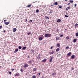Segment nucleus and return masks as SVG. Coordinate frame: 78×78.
I'll use <instances>...</instances> for the list:
<instances>
[{
  "label": "nucleus",
  "mask_w": 78,
  "mask_h": 78,
  "mask_svg": "<svg viewBox=\"0 0 78 78\" xmlns=\"http://www.w3.org/2000/svg\"><path fill=\"white\" fill-rule=\"evenodd\" d=\"M61 19H59L57 20V22H58V23L60 22H61Z\"/></svg>",
  "instance_id": "obj_19"
},
{
  "label": "nucleus",
  "mask_w": 78,
  "mask_h": 78,
  "mask_svg": "<svg viewBox=\"0 0 78 78\" xmlns=\"http://www.w3.org/2000/svg\"><path fill=\"white\" fill-rule=\"evenodd\" d=\"M63 36V35H61L60 36V37H62Z\"/></svg>",
  "instance_id": "obj_39"
},
{
  "label": "nucleus",
  "mask_w": 78,
  "mask_h": 78,
  "mask_svg": "<svg viewBox=\"0 0 78 78\" xmlns=\"http://www.w3.org/2000/svg\"><path fill=\"white\" fill-rule=\"evenodd\" d=\"M40 37L38 38L39 41H42L43 39H44V36L43 35H41L40 36Z\"/></svg>",
  "instance_id": "obj_2"
},
{
  "label": "nucleus",
  "mask_w": 78,
  "mask_h": 78,
  "mask_svg": "<svg viewBox=\"0 0 78 78\" xmlns=\"http://www.w3.org/2000/svg\"><path fill=\"white\" fill-rule=\"evenodd\" d=\"M59 51V48H57L56 49V51Z\"/></svg>",
  "instance_id": "obj_25"
},
{
  "label": "nucleus",
  "mask_w": 78,
  "mask_h": 78,
  "mask_svg": "<svg viewBox=\"0 0 78 78\" xmlns=\"http://www.w3.org/2000/svg\"><path fill=\"white\" fill-rule=\"evenodd\" d=\"M77 26H78V25L77 23H76L74 25L75 28H76L77 27Z\"/></svg>",
  "instance_id": "obj_15"
},
{
  "label": "nucleus",
  "mask_w": 78,
  "mask_h": 78,
  "mask_svg": "<svg viewBox=\"0 0 78 78\" xmlns=\"http://www.w3.org/2000/svg\"><path fill=\"white\" fill-rule=\"evenodd\" d=\"M47 61V59L44 58L43 60L42 61V62H45Z\"/></svg>",
  "instance_id": "obj_8"
},
{
  "label": "nucleus",
  "mask_w": 78,
  "mask_h": 78,
  "mask_svg": "<svg viewBox=\"0 0 78 78\" xmlns=\"http://www.w3.org/2000/svg\"><path fill=\"white\" fill-rule=\"evenodd\" d=\"M15 76H20V73H16L15 75Z\"/></svg>",
  "instance_id": "obj_9"
},
{
  "label": "nucleus",
  "mask_w": 78,
  "mask_h": 78,
  "mask_svg": "<svg viewBox=\"0 0 78 78\" xmlns=\"http://www.w3.org/2000/svg\"><path fill=\"white\" fill-rule=\"evenodd\" d=\"M58 7H59V8H62V6H59L58 5Z\"/></svg>",
  "instance_id": "obj_33"
},
{
  "label": "nucleus",
  "mask_w": 78,
  "mask_h": 78,
  "mask_svg": "<svg viewBox=\"0 0 78 78\" xmlns=\"http://www.w3.org/2000/svg\"><path fill=\"white\" fill-rule=\"evenodd\" d=\"M58 31H59V29H58L57 28V32H58Z\"/></svg>",
  "instance_id": "obj_41"
},
{
  "label": "nucleus",
  "mask_w": 78,
  "mask_h": 78,
  "mask_svg": "<svg viewBox=\"0 0 78 78\" xmlns=\"http://www.w3.org/2000/svg\"><path fill=\"white\" fill-rule=\"evenodd\" d=\"M31 6V5L30 4L29 5H27L26 7H29H29H30V6Z\"/></svg>",
  "instance_id": "obj_30"
},
{
  "label": "nucleus",
  "mask_w": 78,
  "mask_h": 78,
  "mask_svg": "<svg viewBox=\"0 0 78 78\" xmlns=\"http://www.w3.org/2000/svg\"><path fill=\"white\" fill-rule=\"evenodd\" d=\"M2 26H0V29H2Z\"/></svg>",
  "instance_id": "obj_42"
},
{
  "label": "nucleus",
  "mask_w": 78,
  "mask_h": 78,
  "mask_svg": "<svg viewBox=\"0 0 78 78\" xmlns=\"http://www.w3.org/2000/svg\"><path fill=\"white\" fill-rule=\"evenodd\" d=\"M49 53L51 54H53L54 53H55V51H52V52H49Z\"/></svg>",
  "instance_id": "obj_14"
},
{
  "label": "nucleus",
  "mask_w": 78,
  "mask_h": 78,
  "mask_svg": "<svg viewBox=\"0 0 78 78\" xmlns=\"http://www.w3.org/2000/svg\"><path fill=\"white\" fill-rule=\"evenodd\" d=\"M76 41H77V40L76 39H74L73 40V42H74V43H75V42H76Z\"/></svg>",
  "instance_id": "obj_13"
},
{
  "label": "nucleus",
  "mask_w": 78,
  "mask_h": 78,
  "mask_svg": "<svg viewBox=\"0 0 78 78\" xmlns=\"http://www.w3.org/2000/svg\"><path fill=\"white\" fill-rule=\"evenodd\" d=\"M69 37H68V36L67 37H66V39H67V40L69 39Z\"/></svg>",
  "instance_id": "obj_27"
},
{
  "label": "nucleus",
  "mask_w": 78,
  "mask_h": 78,
  "mask_svg": "<svg viewBox=\"0 0 78 78\" xmlns=\"http://www.w3.org/2000/svg\"><path fill=\"white\" fill-rule=\"evenodd\" d=\"M65 17H69V16H67V15H65Z\"/></svg>",
  "instance_id": "obj_34"
},
{
  "label": "nucleus",
  "mask_w": 78,
  "mask_h": 78,
  "mask_svg": "<svg viewBox=\"0 0 78 78\" xmlns=\"http://www.w3.org/2000/svg\"><path fill=\"white\" fill-rule=\"evenodd\" d=\"M54 58V57H51V58L49 59V62H52V59Z\"/></svg>",
  "instance_id": "obj_4"
},
{
  "label": "nucleus",
  "mask_w": 78,
  "mask_h": 78,
  "mask_svg": "<svg viewBox=\"0 0 78 78\" xmlns=\"http://www.w3.org/2000/svg\"><path fill=\"white\" fill-rule=\"evenodd\" d=\"M75 58V55H72L71 57V59H74Z\"/></svg>",
  "instance_id": "obj_7"
},
{
  "label": "nucleus",
  "mask_w": 78,
  "mask_h": 78,
  "mask_svg": "<svg viewBox=\"0 0 78 78\" xmlns=\"http://www.w3.org/2000/svg\"><path fill=\"white\" fill-rule=\"evenodd\" d=\"M6 20H4V23H5V22H6Z\"/></svg>",
  "instance_id": "obj_48"
},
{
  "label": "nucleus",
  "mask_w": 78,
  "mask_h": 78,
  "mask_svg": "<svg viewBox=\"0 0 78 78\" xmlns=\"http://www.w3.org/2000/svg\"><path fill=\"white\" fill-rule=\"evenodd\" d=\"M37 68H34L33 69V71H34V72L35 71H37Z\"/></svg>",
  "instance_id": "obj_17"
},
{
  "label": "nucleus",
  "mask_w": 78,
  "mask_h": 78,
  "mask_svg": "<svg viewBox=\"0 0 78 78\" xmlns=\"http://www.w3.org/2000/svg\"><path fill=\"white\" fill-rule=\"evenodd\" d=\"M41 73H38L37 75H38V76H40L41 75Z\"/></svg>",
  "instance_id": "obj_35"
},
{
  "label": "nucleus",
  "mask_w": 78,
  "mask_h": 78,
  "mask_svg": "<svg viewBox=\"0 0 78 78\" xmlns=\"http://www.w3.org/2000/svg\"><path fill=\"white\" fill-rule=\"evenodd\" d=\"M3 32H4V33H5V32H6V31H5V30H4L3 31Z\"/></svg>",
  "instance_id": "obj_51"
},
{
  "label": "nucleus",
  "mask_w": 78,
  "mask_h": 78,
  "mask_svg": "<svg viewBox=\"0 0 78 78\" xmlns=\"http://www.w3.org/2000/svg\"><path fill=\"white\" fill-rule=\"evenodd\" d=\"M70 4L69 3L68 5H70Z\"/></svg>",
  "instance_id": "obj_53"
},
{
  "label": "nucleus",
  "mask_w": 78,
  "mask_h": 78,
  "mask_svg": "<svg viewBox=\"0 0 78 78\" xmlns=\"http://www.w3.org/2000/svg\"><path fill=\"white\" fill-rule=\"evenodd\" d=\"M32 66H34V64H32Z\"/></svg>",
  "instance_id": "obj_52"
},
{
  "label": "nucleus",
  "mask_w": 78,
  "mask_h": 78,
  "mask_svg": "<svg viewBox=\"0 0 78 78\" xmlns=\"http://www.w3.org/2000/svg\"><path fill=\"white\" fill-rule=\"evenodd\" d=\"M53 48V47L51 46V49H52Z\"/></svg>",
  "instance_id": "obj_50"
},
{
  "label": "nucleus",
  "mask_w": 78,
  "mask_h": 78,
  "mask_svg": "<svg viewBox=\"0 0 78 78\" xmlns=\"http://www.w3.org/2000/svg\"><path fill=\"white\" fill-rule=\"evenodd\" d=\"M34 50H31V53H32V54L33 53H34Z\"/></svg>",
  "instance_id": "obj_23"
},
{
  "label": "nucleus",
  "mask_w": 78,
  "mask_h": 78,
  "mask_svg": "<svg viewBox=\"0 0 78 78\" xmlns=\"http://www.w3.org/2000/svg\"><path fill=\"white\" fill-rule=\"evenodd\" d=\"M69 2H70V3H73V1L71 0L69 1Z\"/></svg>",
  "instance_id": "obj_37"
},
{
  "label": "nucleus",
  "mask_w": 78,
  "mask_h": 78,
  "mask_svg": "<svg viewBox=\"0 0 78 78\" xmlns=\"http://www.w3.org/2000/svg\"><path fill=\"white\" fill-rule=\"evenodd\" d=\"M28 62L29 63V64H31V63H32V61H28Z\"/></svg>",
  "instance_id": "obj_22"
},
{
  "label": "nucleus",
  "mask_w": 78,
  "mask_h": 78,
  "mask_svg": "<svg viewBox=\"0 0 78 78\" xmlns=\"http://www.w3.org/2000/svg\"><path fill=\"white\" fill-rule=\"evenodd\" d=\"M51 11H52L51 10V11L50 12H49V13L50 14L51 13H52V12H51Z\"/></svg>",
  "instance_id": "obj_47"
},
{
  "label": "nucleus",
  "mask_w": 78,
  "mask_h": 78,
  "mask_svg": "<svg viewBox=\"0 0 78 78\" xmlns=\"http://www.w3.org/2000/svg\"><path fill=\"white\" fill-rule=\"evenodd\" d=\"M74 6H75V7H76V4H75Z\"/></svg>",
  "instance_id": "obj_46"
},
{
  "label": "nucleus",
  "mask_w": 78,
  "mask_h": 78,
  "mask_svg": "<svg viewBox=\"0 0 78 78\" xmlns=\"http://www.w3.org/2000/svg\"><path fill=\"white\" fill-rule=\"evenodd\" d=\"M45 18H46V19H47V18H48V19H49V18H48V16H45Z\"/></svg>",
  "instance_id": "obj_38"
},
{
  "label": "nucleus",
  "mask_w": 78,
  "mask_h": 78,
  "mask_svg": "<svg viewBox=\"0 0 78 78\" xmlns=\"http://www.w3.org/2000/svg\"><path fill=\"white\" fill-rule=\"evenodd\" d=\"M29 66V65L28 64L25 63L24 65L23 66V67L24 68H26V67H28Z\"/></svg>",
  "instance_id": "obj_3"
},
{
  "label": "nucleus",
  "mask_w": 78,
  "mask_h": 78,
  "mask_svg": "<svg viewBox=\"0 0 78 78\" xmlns=\"http://www.w3.org/2000/svg\"><path fill=\"white\" fill-rule=\"evenodd\" d=\"M30 21V22H33V20H31Z\"/></svg>",
  "instance_id": "obj_49"
},
{
  "label": "nucleus",
  "mask_w": 78,
  "mask_h": 78,
  "mask_svg": "<svg viewBox=\"0 0 78 78\" xmlns=\"http://www.w3.org/2000/svg\"><path fill=\"white\" fill-rule=\"evenodd\" d=\"M67 55L69 56H71V55H72V53H71V52H69L67 54Z\"/></svg>",
  "instance_id": "obj_11"
},
{
  "label": "nucleus",
  "mask_w": 78,
  "mask_h": 78,
  "mask_svg": "<svg viewBox=\"0 0 78 78\" xmlns=\"http://www.w3.org/2000/svg\"><path fill=\"white\" fill-rule=\"evenodd\" d=\"M9 22H5V25H8V24H9Z\"/></svg>",
  "instance_id": "obj_12"
},
{
  "label": "nucleus",
  "mask_w": 78,
  "mask_h": 78,
  "mask_svg": "<svg viewBox=\"0 0 78 78\" xmlns=\"http://www.w3.org/2000/svg\"><path fill=\"white\" fill-rule=\"evenodd\" d=\"M51 36V34H46L44 35L45 37H50Z\"/></svg>",
  "instance_id": "obj_1"
},
{
  "label": "nucleus",
  "mask_w": 78,
  "mask_h": 78,
  "mask_svg": "<svg viewBox=\"0 0 78 78\" xmlns=\"http://www.w3.org/2000/svg\"><path fill=\"white\" fill-rule=\"evenodd\" d=\"M26 21H27V19H26Z\"/></svg>",
  "instance_id": "obj_54"
},
{
  "label": "nucleus",
  "mask_w": 78,
  "mask_h": 78,
  "mask_svg": "<svg viewBox=\"0 0 78 78\" xmlns=\"http://www.w3.org/2000/svg\"><path fill=\"white\" fill-rule=\"evenodd\" d=\"M69 46H67L66 48V49H69Z\"/></svg>",
  "instance_id": "obj_31"
},
{
  "label": "nucleus",
  "mask_w": 78,
  "mask_h": 78,
  "mask_svg": "<svg viewBox=\"0 0 78 78\" xmlns=\"http://www.w3.org/2000/svg\"><path fill=\"white\" fill-rule=\"evenodd\" d=\"M67 0H65V1H67Z\"/></svg>",
  "instance_id": "obj_55"
},
{
  "label": "nucleus",
  "mask_w": 78,
  "mask_h": 78,
  "mask_svg": "<svg viewBox=\"0 0 78 78\" xmlns=\"http://www.w3.org/2000/svg\"><path fill=\"white\" fill-rule=\"evenodd\" d=\"M52 75H56V72H54L52 73Z\"/></svg>",
  "instance_id": "obj_20"
},
{
  "label": "nucleus",
  "mask_w": 78,
  "mask_h": 78,
  "mask_svg": "<svg viewBox=\"0 0 78 78\" xmlns=\"http://www.w3.org/2000/svg\"><path fill=\"white\" fill-rule=\"evenodd\" d=\"M51 6H52V5H51Z\"/></svg>",
  "instance_id": "obj_57"
},
{
  "label": "nucleus",
  "mask_w": 78,
  "mask_h": 78,
  "mask_svg": "<svg viewBox=\"0 0 78 78\" xmlns=\"http://www.w3.org/2000/svg\"><path fill=\"white\" fill-rule=\"evenodd\" d=\"M76 37H78V32H77L76 33Z\"/></svg>",
  "instance_id": "obj_26"
},
{
  "label": "nucleus",
  "mask_w": 78,
  "mask_h": 78,
  "mask_svg": "<svg viewBox=\"0 0 78 78\" xmlns=\"http://www.w3.org/2000/svg\"><path fill=\"white\" fill-rule=\"evenodd\" d=\"M0 67H1V66H0Z\"/></svg>",
  "instance_id": "obj_56"
},
{
  "label": "nucleus",
  "mask_w": 78,
  "mask_h": 78,
  "mask_svg": "<svg viewBox=\"0 0 78 78\" xmlns=\"http://www.w3.org/2000/svg\"><path fill=\"white\" fill-rule=\"evenodd\" d=\"M11 70L12 71H14V69H11Z\"/></svg>",
  "instance_id": "obj_45"
},
{
  "label": "nucleus",
  "mask_w": 78,
  "mask_h": 78,
  "mask_svg": "<svg viewBox=\"0 0 78 78\" xmlns=\"http://www.w3.org/2000/svg\"><path fill=\"white\" fill-rule=\"evenodd\" d=\"M70 7H68L66 8V10H68V9H70Z\"/></svg>",
  "instance_id": "obj_24"
},
{
  "label": "nucleus",
  "mask_w": 78,
  "mask_h": 78,
  "mask_svg": "<svg viewBox=\"0 0 78 78\" xmlns=\"http://www.w3.org/2000/svg\"><path fill=\"white\" fill-rule=\"evenodd\" d=\"M21 72H23L24 70L23 69H22V68L20 70Z\"/></svg>",
  "instance_id": "obj_29"
},
{
  "label": "nucleus",
  "mask_w": 78,
  "mask_h": 78,
  "mask_svg": "<svg viewBox=\"0 0 78 78\" xmlns=\"http://www.w3.org/2000/svg\"><path fill=\"white\" fill-rule=\"evenodd\" d=\"M19 51V50L17 48H16L14 51V53H17V51Z\"/></svg>",
  "instance_id": "obj_5"
},
{
  "label": "nucleus",
  "mask_w": 78,
  "mask_h": 78,
  "mask_svg": "<svg viewBox=\"0 0 78 78\" xmlns=\"http://www.w3.org/2000/svg\"><path fill=\"white\" fill-rule=\"evenodd\" d=\"M54 5H58V2H56L54 3Z\"/></svg>",
  "instance_id": "obj_21"
},
{
  "label": "nucleus",
  "mask_w": 78,
  "mask_h": 78,
  "mask_svg": "<svg viewBox=\"0 0 78 78\" xmlns=\"http://www.w3.org/2000/svg\"><path fill=\"white\" fill-rule=\"evenodd\" d=\"M56 41H58V40H59V37L58 36H57L56 37Z\"/></svg>",
  "instance_id": "obj_6"
},
{
  "label": "nucleus",
  "mask_w": 78,
  "mask_h": 78,
  "mask_svg": "<svg viewBox=\"0 0 78 78\" xmlns=\"http://www.w3.org/2000/svg\"><path fill=\"white\" fill-rule=\"evenodd\" d=\"M32 78H36V76H32Z\"/></svg>",
  "instance_id": "obj_36"
},
{
  "label": "nucleus",
  "mask_w": 78,
  "mask_h": 78,
  "mask_svg": "<svg viewBox=\"0 0 78 78\" xmlns=\"http://www.w3.org/2000/svg\"><path fill=\"white\" fill-rule=\"evenodd\" d=\"M71 70H74V68H73V67H72L71 68Z\"/></svg>",
  "instance_id": "obj_40"
},
{
  "label": "nucleus",
  "mask_w": 78,
  "mask_h": 78,
  "mask_svg": "<svg viewBox=\"0 0 78 78\" xmlns=\"http://www.w3.org/2000/svg\"><path fill=\"white\" fill-rule=\"evenodd\" d=\"M17 30H16V28H14L13 29V32H16Z\"/></svg>",
  "instance_id": "obj_10"
},
{
  "label": "nucleus",
  "mask_w": 78,
  "mask_h": 78,
  "mask_svg": "<svg viewBox=\"0 0 78 78\" xmlns=\"http://www.w3.org/2000/svg\"><path fill=\"white\" fill-rule=\"evenodd\" d=\"M39 12V10L37 9L36 10V12Z\"/></svg>",
  "instance_id": "obj_32"
},
{
  "label": "nucleus",
  "mask_w": 78,
  "mask_h": 78,
  "mask_svg": "<svg viewBox=\"0 0 78 78\" xmlns=\"http://www.w3.org/2000/svg\"><path fill=\"white\" fill-rule=\"evenodd\" d=\"M30 34H31V33H27V34H28V35H30Z\"/></svg>",
  "instance_id": "obj_44"
},
{
  "label": "nucleus",
  "mask_w": 78,
  "mask_h": 78,
  "mask_svg": "<svg viewBox=\"0 0 78 78\" xmlns=\"http://www.w3.org/2000/svg\"><path fill=\"white\" fill-rule=\"evenodd\" d=\"M57 47H60V44L59 43L57 44Z\"/></svg>",
  "instance_id": "obj_18"
},
{
  "label": "nucleus",
  "mask_w": 78,
  "mask_h": 78,
  "mask_svg": "<svg viewBox=\"0 0 78 78\" xmlns=\"http://www.w3.org/2000/svg\"><path fill=\"white\" fill-rule=\"evenodd\" d=\"M26 48H27V47H23L22 48V50H25V49H26Z\"/></svg>",
  "instance_id": "obj_16"
},
{
  "label": "nucleus",
  "mask_w": 78,
  "mask_h": 78,
  "mask_svg": "<svg viewBox=\"0 0 78 78\" xmlns=\"http://www.w3.org/2000/svg\"><path fill=\"white\" fill-rule=\"evenodd\" d=\"M9 75H11V72H9Z\"/></svg>",
  "instance_id": "obj_43"
},
{
  "label": "nucleus",
  "mask_w": 78,
  "mask_h": 78,
  "mask_svg": "<svg viewBox=\"0 0 78 78\" xmlns=\"http://www.w3.org/2000/svg\"><path fill=\"white\" fill-rule=\"evenodd\" d=\"M18 48L20 49H20H22V47L20 46H19L18 47Z\"/></svg>",
  "instance_id": "obj_28"
}]
</instances>
